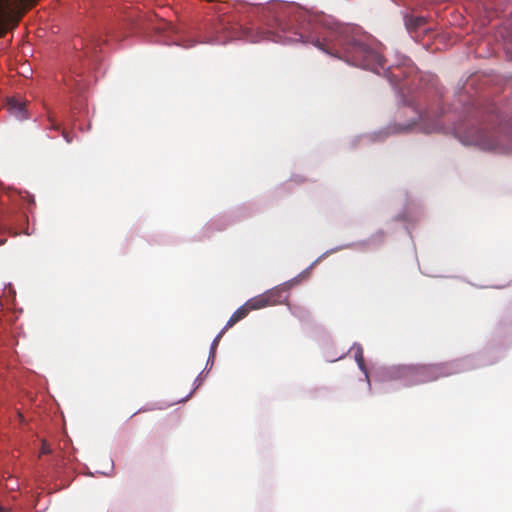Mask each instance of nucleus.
Returning <instances> with one entry per match:
<instances>
[{
    "label": "nucleus",
    "instance_id": "obj_5",
    "mask_svg": "<svg viewBox=\"0 0 512 512\" xmlns=\"http://www.w3.org/2000/svg\"><path fill=\"white\" fill-rule=\"evenodd\" d=\"M38 0H0V37L15 27L23 14Z\"/></svg>",
    "mask_w": 512,
    "mask_h": 512
},
{
    "label": "nucleus",
    "instance_id": "obj_13",
    "mask_svg": "<svg viewBox=\"0 0 512 512\" xmlns=\"http://www.w3.org/2000/svg\"><path fill=\"white\" fill-rule=\"evenodd\" d=\"M226 329L223 328L219 334L215 337V339L213 340L212 344H211V352H210V357H214L215 355V350L219 344V341L220 339L223 337V335L226 333Z\"/></svg>",
    "mask_w": 512,
    "mask_h": 512
},
{
    "label": "nucleus",
    "instance_id": "obj_9",
    "mask_svg": "<svg viewBox=\"0 0 512 512\" xmlns=\"http://www.w3.org/2000/svg\"><path fill=\"white\" fill-rule=\"evenodd\" d=\"M250 312L251 311H249L246 303L243 304L231 315L224 328L228 330L233 327L237 322L244 319Z\"/></svg>",
    "mask_w": 512,
    "mask_h": 512
},
{
    "label": "nucleus",
    "instance_id": "obj_19",
    "mask_svg": "<svg viewBox=\"0 0 512 512\" xmlns=\"http://www.w3.org/2000/svg\"><path fill=\"white\" fill-rule=\"evenodd\" d=\"M18 416L21 420L23 419V415L20 412H18Z\"/></svg>",
    "mask_w": 512,
    "mask_h": 512
},
{
    "label": "nucleus",
    "instance_id": "obj_4",
    "mask_svg": "<svg viewBox=\"0 0 512 512\" xmlns=\"http://www.w3.org/2000/svg\"><path fill=\"white\" fill-rule=\"evenodd\" d=\"M397 371L399 377L406 378L411 385L435 381L455 372L448 363L400 366Z\"/></svg>",
    "mask_w": 512,
    "mask_h": 512
},
{
    "label": "nucleus",
    "instance_id": "obj_18",
    "mask_svg": "<svg viewBox=\"0 0 512 512\" xmlns=\"http://www.w3.org/2000/svg\"><path fill=\"white\" fill-rule=\"evenodd\" d=\"M0 512H8V509L0 505Z\"/></svg>",
    "mask_w": 512,
    "mask_h": 512
},
{
    "label": "nucleus",
    "instance_id": "obj_15",
    "mask_svg": "<svg viewBox=\"0 0 512 512\" xmlns=\"http://www.w3.org/2000/svg\"><path fill=\"white\" fill-rule=\"evenodd\" d=\"M50 453H51V449H50L49 445L47 444V442L45 440H43L41 450H40V456L50 454Z\"/></svg>",
    "mask_w": 512,
    "mask_h": 512
},
{
    "label": "nucleus",
    "instance_id": "obj_10",
    "mask_svg": "<svg viewBox=\"0 0 512 512\" xmlns=\"http://www.w3.org/2000/svg\"><path fill=\"white\" fill-rule=\"evenodd\" d=\"M246 305L249 311L258 310L270 306L265 292L249 299L246 302Z\"/></svg>",
    "mask_w": 512,
    "mask_h": 512
},
{
    "label": "nucleus",
    "instance_id": "obj_14",
    "mask_svg": "<svg viewBox=\"0 0 512 512\" xmlns=\"http://www.w3.org/2000/svg\"><path fill=\"white\" fill-rule=\"evenodd\" d=\"M413 126V123H410L408 125H393L389 126L388 129L391 133H400L403 131L409 130Z\"/></svg>",
    "mask_w": 512,
    "mask_h": 512
},
{
    "label": "nucleus",
    "instance_id": "obj_8",
    "mask_svg": "<svg viewBox=\"0 0 512 512\" xmlns=\"http://www.w3.org/2000/svg\"><path fill=\"white\" fill-rule=\"evenodd\" d=\"M7 105L8 109L10 110V113L14 115L17 119L23 120L27 118L25 105L23 103H20L15 99H10Z\"/></svg>",
    "mask_w": 512,
    "mask_h": 512
},
{
    "label": "nucleus",
    "instance_id": "obj_11",
    "mask_svg": "<svg viewBox=\"0 0 512 512\" xmlns=\"http://www.w3.org/2000/svg\"><path fill=\"white\" fill-rule=\"evenodd\" d=\"M46 116H47V121L49 122L47 129L61 132L62 128H61L60 123H58V121L56 119L55 113L52 110H47Z\"/></svg>",
    "mask_w": 512,
    "mask_h": 512
},
{
    "label": "nucleus",
    "instance_id": "obj_7",
    "mask_svg": "<svg viewBox=\"0 0 512 512\" xmlns=\"http://www.w3.org/2000/svg\"><path fill=\"white\" fill-rule=\"evenodd\" d=\"M406 29L410 34H414L417 30L426 24V19L422 16L406 15L404 17Z\"/></svg>",
    "mask_w": 512,
    "mask_h": 512
},
{
    "label": "nucleus",
    "instance_id": "obj_3",
    "mask_svg": "<svg viewBox=\"0 0 512 512\" xmlns=\"http://www.w3.org/2000/svg\"><path fill=\"white\" fill-rule=\"evenodd\" d=\"M341 51L344 52L345 61L354 66L377 71L385 67V59L376 50L366 43L351 36L341 38Z\"/></svg>",
    "mask_w": 512,
    "mask_h": 512
},
{
    "label": "nucleus",
    "instance_id": "obj_17",
    "mask_svg": "<svg viewBox=\"0 0 512 512\" xmlns=\"http://www.w3.org/2000/svg\"><path fill=\"white\" fill-rule=\"evenodd\" d=\"M195 382L197 383V387H198L199 385H201V382H202L201 377H200V376H198V377H197V379L195 380Z\"/></svg>",
    "mask_w": 512,
    "mask_h": 512
},
{
    "label": "nucleus",
    "instance_id": "obj_2",
    "mask_svg": "<svg viewBox=\"0 0 512 512\" xmlns=\"http://www.w3.org/2000/svg\"><path fill=\"white\" fill-rule=\"evenodd\" d=\"M465 145H474L482 150L512 153V134H503L500 129L472 127L459 135Z\"/></svg>",
    "mask_w": 512,
    "mask_h": 512
},
{
    "label": "nucleus",
    "instance_id": "obj_1",
    "mask_svg": "<svg viewBox=\"0 0 512 512\" xmlns=\"http://www.w3.org/2000/svg\"><path fill=\"white\" fill-rule=\"evenodd\" d=\"M276 26L275 30L261 31L258 36L251 37L250 40L252 42H256L262 39H267L284 44L298 42L312 43L323 51H330V54H333V51H336L335 56L345 60L344 52L341 51L342 47L340 45L341 38L349 36L345 28H340L339 31L336 32L335 39L328 42L326 39L320 41V39L316 38L311 33H306L304 28H301V30L294 29L279 20H276Z\"/></svg>",
    "mask_w": 512,
    "mask_h": 512
},
{
    "label": "nucleus",
    "instance_id": "obj_16",
    "mask_svg": "<svg viewBox=\"0 0 512 512\" xmlns=\"http://www.w3.org/2000/svg\"><path fill=\"white\" fill-rule=\"evenodd\" d=\"M61 135L63 136V138L65 139V141H66L68 144L72 143V141H73V136H72L69 132H67L65 129H62V130H61Z\"/></svg>",
    "mask_w": 512,
    "mask_h": 512
},
{
    "label": "nucleus",
    "instance_id": "obj_12",
    "mask_svg": "<svg viewBox=\"0 0 512 512\" xmlns=\"http://www.w3.org/2000/svg\"><path fill=\"white\" fill-rule=\"evenodd\" d=\"M355 360L360 370L365 374L366 377H368V371L365 366L363 350L361 347H359L355 352Z\"/></svg>",
    "mask_w": 512,
    "mask_h": 512
},
{
    "label": "nucleus",
    "instance_id": "obj_6",
    "mask_svg": "<svg viewBox=\"0 0 512 512\" xmlns=\"http://www.w3.org/2000/svg\"><path fill=\"white\" fill-rule=\"evenodd\" d=\"M269 305L283 304L288 299V292L285 287L277 286L265 292Z\"/></svg>",
    "mask_w": 512,
    "mask_h": 512
}]
</instances>
